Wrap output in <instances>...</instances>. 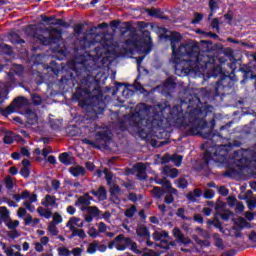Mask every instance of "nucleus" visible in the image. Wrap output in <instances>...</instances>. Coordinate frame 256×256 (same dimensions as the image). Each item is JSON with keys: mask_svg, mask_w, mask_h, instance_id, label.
<instances>
[{"mask_svg": "<svg viewBox=\"0 0 256 256\" xmlns=\"http://www.w3.org/2000/svg\"><path fill=\"white\" fill-rule=\"evenodd\" d=\"M158 107L160 112L153 110V114H151L153 107L146 103H140L136 106L135 113L130 116L131 127L142 139L149 135V131H155V129L156 131H165L169 129L171 127L170 119H179V106H174L171 109V106L167 104L165 106L159 104Z\"/></svg>", "mask_w": 256, "mask_h": 256, "instance_id": "1", "label": "nucleus"}, {"mask_svg": "<svg viewBox=\"0 0 256 256\" xmlns=\"http://www.w3.org/2000/svg\"><path fill=\"white\" fill-rule=\"evenodd\" d=\"M73 99L79 101L80 107L86 110V115L91 121L99 119V115H103L107 109L101 84L91 74L80 80V86L76 88Z\"/></svg>", "mask_w": 256, "mask_h": 256, "instance_id": "2", "label": "nucleus"}, {"mask_svg": "<svg viewBox=\"0 0 256 256\" xmlns=\"http://www.w3.org/2000/svg\"><path fill=\"white\" fill-rule=\"evenodd\" d=\"M200 103L201 99L197 96L188 100V109H194L195 116L189 124L184 126L185 136L195 137L196 135H199L203 139H208L213 143H217V138L223 139V137L219 132L214 131L216 123L215 118H212L210 123L203 119L211 113L212 106H202L199 108Z\"/></svg>", "mask_w": 256, "mask_h": 256, "instance_id": "3", "label": "nucleus"}, {"mask_svg": "<svg viewBox=\"0 0 256 256\" xmlns=\"http://www.w3.org/2000/svg\"><path fill=\"white\" fill-rule=\"evenodd\" d=\"M83 24H77L74 26V33L76 35V40L74 42V51L77 53L74 59L69 62V67L72 71L76 72V75H81L83 71L91 73L93 67L89 65V51L91 47H95L97 40V34L93 32V28L87 30L83 33Z\"/></svg>", "mask_w": 256, "mask_h": 256, "instance_id": "4", "label": "nucleus"}, {"mask_svg": "<svg viewBox=\"0 0 256 256\" xmlns=\"http://www.w3.org/2000/svg\"><path fill=\"white\" fill-rule=\"evenodd\" d=\"M176 57L178 58L174 60V63H179L181 57H188V73L199 71V66L203 63L201 58V49L199 48V43L196 40H189L186 43H182L178 47Z\"/></svg>", "mask_w": 256, "mask_h": 256, "instance_id": "5", "label": "nucleus"}, {"mask_svg": "<svg viewBox=\"0 0 256 256\" xmlns=\"http://www.w3.org/2000/svg\"><path fill=\"white\" fill-rule=\"evenodd\" d=\"M198 43L200 49V59H202L204 67H209L210 65H213L215 61H219V57L212 55L211 53L223 49L222 44H213V41L211 40H201Z\"/></svg>", "mask_w": 256, "mask_h": 256, "instance_id": "6", "label": "nucleus"}, {"mask_svg": "<svg viewBox=\"0 0 256 256\" xmlns=\"http://www.w3.org/2000/svg\"><path fill=\"white\" fill-rule=\"evenodd\" d=\"M233 76L231 74H222L220 79L212 85V97L215 99L216 97H225V91H229L231 87H233Z\"/></svg>", "mask_w": 256, "mask_h": 256, "instance_id": "7", "label": "nucleus"}, {"mask_svg": "<svg viewBox=\"0 0 256 256\" xmlns=\"http://www.w3.org/2000/svg\"><path fill=\"white\" fill-rule=\"evenodd\" d=\"M95 141L88 138L82 139L84 145H91L93 149H101L105 147L108 143H111V132L109 130H101L95 133Z\"/></svg>", "mask_w": 256, "mask_h": 256, "instance_id": "8", "label": "nucleus"}, {"mask_svg": "<svg viewBox=\"0 0 256 256\" xmlns=\"http://www.w3.org/2000/svg\"><path fill=\"white\" fill-rule=\"evenodd\" d=\"M199 70L194 72V75H203V73H207L208 77H213L217 79V77H221L225 73L223 72V67L221 64H217V61H214L210 66L205 67V62H202L201 65L198 66Z\"/></svg>", "mask_w": 256, "mask_h": 256, "instance_id": "9", "label": "nucleus"}, {"mask_svg": "<svg viewBox=\"0 0 256 256\" xmlns=\"http://www.w3.org/2000/svg\"><path fill=\"white\" fill-rule=\"evenodd\" d=\"M164 34H161L160 37L162 39H166V41H170L171 49H172V59L173 61H177L179 57H177V52L179 48H177V44L181 43L183 40V36L181 33L177 31H172L169 35L167 34V28H162Z\"/></svg>", "mask_w": 256, "mask_h": 256, "instance_id": "10", "label": "nucleus"}, {"mask_svg": "<svg viewBox=\"0 0 256 256\" xmlns=\"http://www.w3.org/2000/svg\"><path fill=\"white\" fill-rule=\"evenodd\" d=\"M0 89V105L5 103V99H8L9 93L17 87V78H15V74L12 72L7 73L6 81L1 83Z\"/></svg>", "mask_w": 256, "mask_h": 256, "instance_id": "11", "label": "nucleus"}, {"mask_svg": "<svg viewBox=\"0 0 256 256\" xmlns=\"http://www.w3.org/2000/svg\"><path fill=\"white\" fill-rule=\"evenodd\" d=\"M134 45L138 51H142L145 55H149L153 51V40L151 38V32L149 30H144L142 32V37L134 42Z\"/></svg>", "mask_w": 256, "mask_h": 256, "instance_id": "12", "label": "nucleus"}, {"mask_svg": "<svg viewBox=\"0 0 256 256\" xmlns=\"http://www.w3.org/2000/svg\"><path fill=\"white\" fill-rule=\"evenodd\" d=\"M27 105H29V100L23 96H18L13 99L6 109L0 108V113H2L3 117H9L11 113H15L16 109H23Z\"/></svg>", "mask_w": 256, "mask_h": 256, "instance_id": "13", "label": "nucleus"}, {"mask_svg": "<svg viewBox=\"0 0 256 256\" xmlns=\"http://www.w3.org/2000/svg\"><path fill=\"white\" fill-rule=\"evenodd\" d=\"M25 118V127H33V125H37V123H39V116L37 115V112L31 109L26 110Z\"/></svg>", "mask_w": 256, "mask_h": 256, "instance_id": "14", "label": "nucleus"}, {"mask_svg": "<svg viewBox=\"0 0 256 256\" xmlns=\"http://www.w3.org/2000/svg\"><path fill=\"white\" fill-rule=\"evenodd\" d=\"M133 169L136 171V177L140 181H145L147 179V166L143 162H138L133 166Z\"/></svg>", "mask_w": 256, "mask_h": 256, "instance_id": "15", "label": "nucleus"}, {"mask_svg": "<svg viewBox=\"0 0 256 256\" xmlns=\"http://www.w3.org/2000/svg\"><path fill=\"white\" fill-rule=\"evenodd\" d=\"M24 33L25 35H27V37H30L31 39H33V41H35L36 43H39V44L41 43V38L43 34H40L39 32H37V30H35L33 25H28L24 29Z\"/></svg>", "mask_w": 256, "mask_h": 256, "instance_id": "16", "label": "nucleus"}, {"mask_svg": "<svg viewBox=\"0 0 256 256\" xmlns=\"http://www.w3.org/2000/svg\"><path fill=\"white\" fill-rule=\"evenodd\" d=\"M173 235L182 245H191L192 243L191 238L185 237V234L181 232V229H179L178 227H175L173 229Z\"/></svg>", "mask_w": 256, "mask_h": 256, "instance_id": "17", "label": "nucleus"}, {"mask_svg": "<svg viewBox=\"0 0 256 256\" xmlns=\"http://www.w3.org/2000/svg\"><path fill=\"white\" fill-rule=\"evenodd\" d=\"M58 159L60 163H62V165H66V167H69V165H74L75 163V157H73L70 152H63L59 154Z\"/></svg>", "mask_w": 256, "mask_h": 256, "instance_id": "18", "label": "nucleus"}, {"mask_svg": "<svg viewBox=\"0 0 256 256\" xmlns=\"http://www.w3.org/2000/svg\"><path fill=\"white\" fill-rule=\"evenodd\" d=\"M59 41H61V36H49V37H45L42 34V38L40 40V44L39 45H59Z\"/></svg>", "mask_w": 256, "mask_h": 256, "instance_id": "19", "label": "nucleus"}, {"mask_svg": "<svg viewBox=\"0 0 256 256\" xmlns=\"http://www.w3.org/2000/svg\"><path fill=\"white\" fill-rule=\"evenodd\" d=\"M203 195V190L200 188H195L193 191H190L186 194V199L190 203H197V199Z\"/></svg>", "mask_w": 256, "mask_h": 256, "instance_id": "20", "label": "nucleus"}, {"mask_svg": "<svg viewBox=\"0 0 256 256\" xmlns=\"http://www.w3.org/2000/svg\"><path fill=\"white\" fill-rule=\"evenodd\" d=\"M69 173L72 177H85L87 170L83 166H72L69 168Z\"/></svg>", "mask_w": 256, "mask_h": 256, "instance_id": "21", "label": "nucleus"}, {"mask_svg": "<svg viewBox=\"0 0 256 256\" xmlns=\"http://www.w3.org/2000/svg\"><path fill=\"white\" fill-rule=\"evenodd\" d=\"M136 235L142 239H151V232H149V228H147L145 225L137 226Z\"/></svg>", "mask_w": 256, "mask_h": 256, "instance_id": "22", "label": "nucleus"}, {"mask_svg": "<svg viewBox=\"0 0 256 256\" xmlns=\"http://www.w3.org/2000/svg\"><path fill=\"white\" fill-rule=\"evenodd\" d=\"M71 231V235L69 236V239H73L74 237H79V239H87V234L85 233V230L83 229H77L75 226H71L68 228Z\"/></svg>", "mask_w": 256, "mask_h": 256, "instance_id": "23", "label": "nucleus"}, {"mask_svg": "<svg viewBox=\"0 0 256 256\" xmlns=\"http://www.w3.org/2000/svg\"><path fill=\"white\" fill-rule=\"evenodd\" d=\"M90 194L94 195V197H98L99 201H105V199H107V189L105 186H100L98 191L91 190Z\"/></svg>", "mask_w": 256, "mask_h": 256, "instance_id": "24", "label": "nucleus"}, {"mask_svg": "<svg viewBox=\"0 0 256 256\" xmlns=\"http://www.w3.org/2000/svg\"><path fill=\"white\" fill-rule=\"evenodd\" d=\"M177 87V83L175 82V77L170 76L168 77L165 81H164V89L166 91H173L175 90Z\"/></svg>", "mask_w": 256, "mask_h": 256, "instance_id": "25", "label": "nucleus"}, {"mask_svg": "<svg viewBox=\"0 0 256 256\" xmlns=\"http://www.w3.org/2000/svg\"><path fill=\"white\" fill-rule=\"evenodd\" d=\"M9 41L12 43V45H23L25 44V40L21 38V36L16 33L12 32L9 34Z\"/></svg>", "mask_w": 256, "mask_h": 256, "instance_id": "26", "label": "nucleus"}, {"mask_svg": "<svg viewBox=\"0 0 256 256\" xmlns=\"http://www.w3.org/2000/svg\"><path fill=\"white\" fill-rule=\"evenodd\" d=\"M82 211H87L88 215H91L92 217H99L101 214V210L97 206H87L82 208Z\"/></svg>", "mask_w": 256, "mask_h": 256, "instance_id": "27", "label": "nucleus"}, {"mask_svg": "<svg viewBox=\"0 0 256 256\" xmlns=\"http://www.w3.org/2000/svg\"><path fill=\"white\" fill-rule=\"evenodd\" d=\"M33 223L32 227H35V225H39L41 223V219L39 218H34L31 216V214H27L26 217L24 218V225L29 226Z\"/></svg>", "mask_w": 256, "mask_h": 256, "instance_id": "28", "label": "nucleus"}, {"mask_svg": "<svg viewBox=\"0 0 256 256\" xmlns=\"http://www.w3.org/2000/svg\"><path fill=\"white\" fill-rule=\"evenodd\" d=\"M147 13L150 17H155L156 19H163V11H161V9L159 8L148 9Z\"/></svg>", "mask_w": 256, "mask_h": 256, "instance_id": "29", "label": "nucleus"}, {"mask_svg": "<svg viewBox=\"0 0 256 256\" xmlns=\"http://www.w3.org/2000/svg\"><path fill=\"white\" fill-rule=\"evenodd\" d=\"M212 239H214L215 247H218V249H225V245L223 244V238H221V235L219 233H214L212 235Z\"/></svg>", "mask_w": 256, "mask_h": 256, "instance_id": "30", "label": "nucleus"}, {"mask_svg": "<svg viewBox=\"0 0 256 256\" xmlns=\"http://www.w3.org/2000/svg\"><path fill=\"white\" fill-rule=\"evenodd\" d=\"M46 69H49L52 71V73H54V75H59V73H61V67L59 66V64H57L56 61L52 60L49 65L46 67Z\"/></svg>", "mask_w": 256, "mask_h": 256, "instance_id": "31", "label": "nucleus"}, {"mask_svg": "<svg viewBox=\"0 0 256 256\" xmlns=\"http://www.w3.org/2000/svg\"><path fill=\"white\" fill-rule=\"evenodd\" d=\"M46 201H42L41 205H43V207H49V205H55V203H57V197L55 196H51V195H46L45 196Z\"/></svg>", "mask_w": 256, "mask_h": 256, "instance_id": "32", "label": "nucleus"}, {"mask_svg": "<svg viewBox=\"0 0 256 256\" xmlns=\"http://www.w3.org/2000/svg\"><path fill=\"white\" fill-rule=\"evenodd\" d=\"M165 195V190L159 186H155L152 189V196L154 199H161Z\"/></svg>", "mask_w": 256, "mask_h": 256, "instance_id": "33", "label": "nucleus"}, {"mask_svg": "<svg viewBox=\"0 0 256 256\" xmlns=\"http://www.w3.org/2000/svg\"><path fill=\"white\" fill-rule=\"evenodd\" d=\"M116 243H121V241H124V245L126 247H129V245H133V240L131 238H125V235L119 234L118 236L115 237Z\"/></svg>", "mask_w": 256, "mask_h": 256, "instance_id": "34", "label": "nucleus"}, {"mask_svg": "<svg viewBox=\"0 0 256 256\" xmlns=\"http://www.w3.org/2000/svg\"><path fill=\"white\" fill-rule=\"evenodd\" d=\"M236 228L240 229V231H243L245 227H251V224L247 221H245V218L240 217L238 219V222H235Z\"/></svg>", "mask_w": 256, "mask_h": 256, "instance_id": "35", "label": "nucleus"}, {"mask_svg": "<svg viewBox=\"0 0 256 256\" xmlns=\"http://www.w3.org/2000/svg\"><path fill=\"white\" fill-rule=\"evenodd\" d=\"M202 161L205 167H209V163L213 161V154L209 150H206L203 154Z\"/></svg>", "mask_w": 256, "mask_h": 256, "instance_id": "36", "label": "nucleus"}, {"mask_svg": "<svg viewBox=\"0 0 256 256\" xmlns=\"http://www.w3.org/2000/svg\"><path fill=\"white\" fill-rule=\"evenodd\" d=\"M119 193H121V187H119V185H117V184H114L110 188V196L113 197L114 199H116V201H120L119 197H117V195H119Z\"/></svg>", "mask_w": 256, "mask_h": 256, "instance_id": "37", "label": "nucleus"}, {"mask_svg": "<svg viewBox=\"0 0 256 256\" xmlns=\"http://www.w3.org/2000/svg\"><path fill=\"white\" fill-rule=\"evenodd\" d=\"M51 25H53L54 27L59 25V27H65L66 29H68V27H70L69 22H67L61 18L57 19V16H55V20H54V22L51 23Z\"/></svg>", "mask_w": 256, "mask_h": 256, "instance_id": "38", "label": "nucleus"}, {"mask_svg": "<svg viewBox=\"0 0 256 256\" xmlns=\"http://www.w3.org/2000/svg\"><path fill=\"white\" fill-rule=\"evenodd\" d=\"M135 213H137V206L132 205L130 208L125 210L124 215L125 217H128V219H133V217H135Z\"/></svg>", "mask_w": 256, "mask_h": 256, "instance_id": "39", "label": "nucleus"}, {"mask_svg": "<svg viewBox=\"0 0 256 256\" xmlns=\"http://www.w3.org/2000/svg\"><path fill=\"white\" fill-rule=\"evenodd\" d=\"M91 201H93V197L85 198V197L81 196L77 200L75 205H85L86 207H89V205H91Z\"/></svg>", "mask_w": 256, "mask_h": 256, "instance_id": "40", "label": "nucleus"}, {"mask_svg": "<svg viewBox=\"0 0 256 256\" xmlns=\"http://www.w3.org/2000/svg\"><path fill=\"white\" fill-rule=\"evenodd\" d=\"M162 187H164V189H167L168 193L177 195V189L173 188V186L171 185V181L165 180L164 184H162Z\"/></svg>", "mask_w": 256, "mask_h": 256, "instance_id": "41", "label": "nucleus"}, {"mask_svg": "<svg viewBox=\"0 0 256 256\" xmlns=\"http://www.w3.org/2000/svg\"><path fill=\"white\" fill-rule=\"evenodd\" d=\"M97 247H99V243L97 241L90 243L88 245L87 253L89 255H95V253H97Z\"/></svg>", "mask_w": 256, "mask_h": 256, "instance_id": "42", "label": "nucleus"}, {"mask_svg": "<svg viewBox=\"0 0 256 256\" xmlns=\"http://www.w3.org/2000/svg\"><path fill=\"white\" fill-rule=\"evenodd\" d=\"M143 199V195H138L135 192H130L128 194V200L131 201L132 203H137L138 201H141Z\"/></svg>", "mask_w": 256, "mask_h": 256, "instance_id": "43", "label": "nucleus"}, {"mask_svg": "<svg viewBox=\"0 0 256 256\" xmlns=\"http://www.w3.org/2000/svg\"><path fill=\"white\" fill-rule=\"evenodd\" d=\"M171 161H173L176 167H181V163H183V156L179 154H173Z\"/></svg>", "mask_w": 256, "mask_h": 256, "instance_id": "44", "label": "nucleus"}, {"mask_svg": "<svg viewBox=\"0 0 256 256\" xmlns=\"http://www.w3.org/2000/svg\"><path fill=\"white\" fill-rule=\"evenodd\" d=\"M203 17H205L203 15V13L195 12L194 13V19L191 21V24L192 25H199V23H201V21H203Z\"/></svg>", "mask_w": 256, "mask_h": 256, "instance_id": "45", "label": "nucleus"}, {"mask_svg": "<svg viewBox=\"0 0 256 256\" xmlns=\"http://www.w3.org/2000/svg\"><path fill=\"white\" fill-rule=\"evenodd\" d=\"M208 7L212 13H217L219 4L217 3V0H209Z\"/></svg>", "mask_w": 256, "mask_h": 256, "instance_id": "46", "label": "nucleus"}, {"mask_svg": "<svg viewBox=\"0 0 256 256\" xmlns=\"http://www.w3.org/2000/svg\"><path fill=\"white\" fill-rule=\"evenodd\" d=\"M9 209H7V207L5 206H1L0 207V217L1 219H3V221H7V219H9Z\"/></svg>", "mask_w": 256, "mask_h": 256, "instance_id": "47", "label": "nucleus"}, {"mask_svg": "<svg viewBox=\"0 0 256 256\" xmlns=\"http://www.w3.org/2000/svg\"><path fill=\"white\" fill-rule=\"evenodd\" d=\"M32 103L33 105L39 106L41 103H43V98H41V95L34 93L31 95Z\"/></svg>", "mask_w": 256, "mask_h": 256, "instance_id": "48", "label": "nucleus"}, {"mask_svg": "<svg viewBox=\"0 0 256 256\" xmlns=\"http://www.w3.org/2000/svg\"><path fill=\"white\" fill-rule=\"evenodd\" d=\"M40 17L43 23H47V25H51L52 23H55V15L46 16L45 14H42Z\"/></svg>", "mask_w": 256, "mask_h": 256, "instance_id": "49", "label": "nucleus"}, {"mask_svg": "<svg viewBox=\"0 0 256 256\" xmlns=\"http://www.w3.org/2000/svg\"><path fill=\"white\" fill-rule=\"evenodd\" d=\"M104 175L106 179L107 185H112L113 183V173L109 171V169H104Z\"/></svg>", "mask_w": 256, "mask_h": 256, "instance_id": "50", "label": "nucleus"}, {"mask_svg": "<svg viewBox=\"0 0 256 256\" xmlns=\"http://www.w3.org/2000/svg\"><path fill=\"white\" fill-rule=\"evenodd\" d=\"M227 207V203L221 201V198H218L214 206L215 211H223Z\"/></svg>", "mask_w": 256, "mask_h": 256, "instance_id": "51", "label": "nucleus"}, {"mask_svg": "<svg viewBox=\"0 0 256 256\" xmlns=\"http://www.w3.org/2000/svg\"><path fill=\"white\" fill-rule=\"evenodd\" d=\"M48 231H49V233H51V235L53 237H57V235H59V230L57 229V225L56 224L50 223L48 225Z\"/></svg>", "mask_w": 256, "mask_h": 256, "instance_id": "52", "label": "nucleus"}, {"mask_svg": "<svg viewBox=\"0 0 256 256\" xmlns=\"http://www.w3.org/2000/svg\"><path fill=\"white\" fill-rule=\"evenodd\" d=\"M188 186H189V182L187 181V179L183 177L178 179V184H177L178 189H187Z\"/></svg>", "mask_w": 256, "mask_h": 256, "instance_id": "53", "label": "nucleus"}, {"mask_svg": "<svg viewBox=\"0 0 256 256\" xmlns=\"http://www.w3.org/2000/svg\"><path fill=\"white\" fill-rule=\"evenodd\" d=\"M219 25H220L219 18H214V19L211 21L210 27H211L212 29H216L217 33H220L221 27H220Z\"/></svg>", "mask_w": 256, "mask_h": 256, "instance_id": "54", "label": "nucleus"}, {"mask_svg": "<svg viewBox=\"0 0 256 256\" xmlns=\"http://www.w3.org/2000/svg\"><path fill=\"white\" fill-rule=\"evenodd\" d=\"M20 175L22 177H24V179H29L30 175H31V168H27V167H22L20 169Z\"/></svg>", "mask_w": 256, "mask_h": 256, "instance_id": "55", "label": "nucleus"}, {"mask_svg": "<svg viewBox=\"0 0 256 256\" xmlns=\"http://www.w3.org/2000/svg\"><path fill=\"white\" fill-rule=\"evenodd\" d=\"M80 221H81V218L72 217L66 223V227H68V228L75 227V225H77V223H79Z\"/></svg>", "mask_w": 256, "mask_h": 256, "instance_id": "56", "label": "nucleus"}, {"mask_svg": "<svg viewBox=\"0 0 256 256\" xmlns=\"http://www.w3.org/2000/svg\"><path fill=\"white\" fill-rule=\"evenodd\" d=\"M59 223H63V217H61V214L59 212H55L53 215V225H59Z\"/></svg>", "mask_w": 256, "mask_h": 256, "instance_id": "57", "label": "nucleus"}, {"mask_svg": "<svg viewBox=\"0 0 256 256\" xmlns=\"http://www.w3.org/2000/svg\"><path fill=\"white\" fill-rule=\"evenodd\" d=\"M176 215L183 221H189V217L185 216V208H178Z\"/></svg>", "mask_w": 256, "mask_h": 256, "instance_id": "58", "label": "nucleus"}, {"mask_svg": "<svg viewBox=\"0 0 256 256\" xmlns=\"http://www.w3.org/2000/svg\"><path fill=\"white\" fill-rule=\"evenodd\" d=\"M5 185H6V189H8V191H11L13 189L14 184H13V178H11V176H6Z\"/></svg>", "mask_w": 256, "mask_h": 256, "instance_id": "59", "label": "nucleus"}, {"mask_svg": "<svg viewBox=\"0 0 256 256\" xmlns=\"http://www.w3.org/2000/svg\"><path fill=\"white\" fill-rule=\"evenodd\" d=\"M224 19L227 21L228 25H233V12L229 10L226 14H224Z\"/></svg>", "mask_w": 256, "mask_h": 256, "instance_id": "60", "label": "nucleus"}, {"mask_svg": "<svg viewBox=\"0 0 256 256\" xmlns=\"http://www.w3.org/2000/svg\"><path fill=\"white\" fill-rule=\"evenodd\" d=\"M58 255L59 256H71V251L65 247H59Z\"/></svg>", "mask_w": 256, "mask_h": 256, "instance_id": "61", "label": "nucleus"}, {"mask_svg": "<svg viewBox=\"0 0 256 256\" xmlns=\"http://www.w3.org/2000/svg\"><path fill=\"white\" fill-rule=\"evenodd\" d=\"M50 127L51 129H54L55 131H57V129H60L61 127V122L57 119H52L50 120Z\"/></svg>", "mask_w": 256, "mask_h": 256, "instance_id": "62", "label": "nucleus"}, {"mask_svg": "<svg viewBox=\"0 0 256 256\" xmlns=\"http://www.w3.org/2000/svg\"><path fill=\"white\" fill-rule=\"evenodd\" d=\"M19 220H12L10 219V221L8 223H6V226L8 227V229H13L16 230L15 228L19 226Z\"/></svg>", "mask_w": 256, "mask_h": 256, "instance_id": "63", "label": "nucleus"}, {"mask_svg": "<svg viewBox=\"0 0 256 256\" xmlns=\"http://www.w3.org/2000/svg\"><path fill=\"white\" fill-rule=\"evenodd\" d=\"M203 196L204 199H213V197H215V191L208 189L204 192Z\"/></svg>", "mask_w": 256, "mask_h": 256, "instance_id": "64", "label": "nucleus"}]
</instances>
